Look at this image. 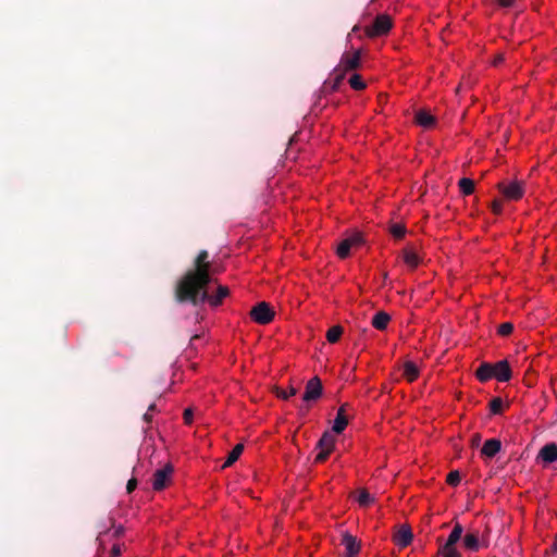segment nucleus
<instances>
[{
    "instance_id": "aec40b11",
    "label": "nucleus",
    "mask_w": 557,
    "mask_h": 557,
    "mask_svg": "<svg viewBox=\"0 0 557 557\" xmlns=\"http://www.w3.org/2000/svg\"><path fill=\"white\" fill-rule=\"evenodd\" d=\"M494 372L492 368V363L483 362L480 364V367L475 371V375L479 381L486 382L494 377Z\"/></svg>"
},
{
    "instance_id": "49530a36",
    "label": "nucleus",
    "mask_w": 557,
    "mask_h": 557,
    "mask_svg": "<svg viewBox=\"0 0 557 557\" xmlns=\"http://www.w3.org/2000/svg\"><path fill=\"white\" fill-rule=\"evenodd\" d=\"M156 408H157V407H156V404H151V405H149V407H148V411H150V412H152V413H153V412L156 411Z\"/></svg>"
},
{
    "instance_id": "9d476101",
    "label": "nucleus",
    "mask_w": 557,
    "mask_h": 557,
    "mask_svg": "<svg viewBox=\"0 0 557 557\" xmlns=\"http://www.w3.org/2000/svg\"><path fill=\"white\" fill-rule=\"evenodd\" d=\"M413 539L411 528L408 524L399 527L398 531L394 534L393 541L399 548L407 547Z\"/></svg>"
},
{
    "instance_id": "2f4dec72",
    "label": "nucleus",
    "mask_w": 557,
    "mask_h": 557,
    "mask_svg": "<svg viewBox=\"0 0 557 557\" xmlns=\"http://www.w3.org/2000/svg\"><path fill=\"white\" fill-rule=\"evenodd\" d=\"M461 481V475L458 470L450 471L447 474L446 482L451 486H457Z\"/></svg>"
},
{
    "instance_id": "6e6552de",
    "label": "nucleus",
    "mask_w": 557,
    "mask_h": 557,
    "mask_svg": "<svg viewBox=\"0 0 557 557\" xmlns=\"http://www.w3.org/2000/svg\"><path fill=\"white\" fill-rule=\"evenodd\" d=\"M174 468L171 463L165 465L163 468L158 469L152 476V487L154 491H162L171 481V475Z\"/></svg>"
},
{
    "instance_id": "412c9836",
    "label": "nucleus",
    "mask_w": 557,
    "mask_h": 557,
    "mask_svg": "<svg viewBox=\"0 0 557 557\" xmlns=\"http://www.w3.org/2000/svg\"><path fill=\"white\" fill-rule=\"evenodd\" d=\"M404 376L408 382H413L419 376V369L412 361H406L404 364Z\"/></svg>"
},
{
    "instance_id": "bb28decb",
    "label": "nucleus",
    "mask_w": 557,
    "mask_h": 557,
    "mask_svg": "<svg viewBox=\"0 0 557 557\" xmlns=\"http://www.w3.org/2000/svg\"><path fill=\"white\" fill-rule=\"evenodd\" d=\"M357 502L360 506L368 507L374 502V497L367 490H360Z\"/></svg>"
},
{
    "instance_id": "f03ea898",
    "label": "nucleus",
    "mask_w": 557,
    "mask_h": 557,
    "mask_svg": "<svg viewBox=\"0 0 557 557\" xmlns=\"http://www.w3.org/2000/svg\"><path fill=\"white\" fill-rule=\"evenodd\" d=\"M462 533V525L459 522H456L446 542L440 546L438 554L442 557H461L456 544L461 540Z\"/></svg>"
},
{
    "instance_id": "c9c22d12",
    "label": "nucleus",
    "mask_w": 557,
    "mask_h": 557,
    "mask_svg": "<svg viewBox=\"0 0 557 557\" xmlns=\"http://www.w3.org/2000/svg\"><path fill=\"white\" fill-rule=\"evenodd\" d=\"M193 417H194V412L190 408H187L184 410L183 418H184V421L186 424H190L193 422Z\"/></svg>"
},
{
    "instance_id": "a878e982",
    "label": "nucleus",
    "mask_w": 557,
    "mask_h": 557,
    "mask_svg": "<svg viewBox=\"0 0 557 557\" xmlns=\"http://www.w3.org/2000/svg\"><path fill=\"white\" fill-rule=\"evenodd\" d=\"M332 76H333V83H332L331 89L337 90V88L339 87V85L342 84V82L344 81V78L346 76V72H344L343 70L341 71L339 67L336 66L332 73Z\"/></svg>"
},
{
    "instance_id": "473e14b6",
    "label": "nucleus",
    "mask_w": 557,
    "mask_h": 557,
    "mask_svg": "<svg viewBox=\"0 0 557 557\" xmlns=\"http://www.w3.org/2000/svg\"><path fill=\"white\" fill-rule=\"evenodd\" d=\"M512 331H513V324L511 322L502 323L497 329V333L500 336H508L512 333Z\"/></svg>"
},
{
    "instance_id": "7ed1b4c3",
    "label": "nucleus",
    "mask_w": 557,
    "mask_h": 557,
    "mask_svg": "<svg viewBox=\"0 0 557 557\" xmlns=\"http://www.w3.org/2000/svg\"><path fill=\"white\" fill-rule=\"evenodd\" d=\"M499 193L506 200L517 201L524 195V183L522 181H508L497 184Z\"/></svg>"
},
{
    "instance_id": "2eb2a0df",
    "label": "nucleus",
    "mask_w": 557,
    "mask_h": 557,
    "mask_svg": "<svg viewBox=\"0 0 557 557\" xmlns=\"http://www.w3.org/2000/svg\"><path fill=\"white\" fill-rule=\"evenodd\" d=\"M539 456L547 463L557 461V444L549 443L544 445L541 448Z\"/></svg>"
},
{
    "instance_id": "b1692460",
    "label": "nucleus",
    "mask_w": 557,
    "mask_h": 557,
    "mask_svg": "<svg viewBox=\"0 0 557 557\" xmlns=\"http://www.w3.org/2000/svg\"><path fill=\"white\" fill-rule=\"evenodd\" d=\"M109 525L107 523L99 524L97 528L99 530V534L97 536V542L99 543V548H104V542H103V535H106L109 532L110 527L114 525V519L109 517L108 518Z\"/></svg>"
},
{
    "instance_id": "dca6fc26",
    "label": "nucleus",
    "mask_w": 557,
    "mask_h": 557,
    "mask_svg": "<svg viewBox=\"0 0 557 557\" xmlns=\"http://www.w3.org/2000/svg\"><path fill=\"white\" fill-rule=\"evenodd\" d=\"M404 262L410 270H414L420 264V258L412 248L406 247L401 250Z\"/></svg>"
},
{
    "instance_id": "423d86ee",
    "label": "nucleus",
    "mask_w": 557,
    "mask_h": 557,
    "mask_svg": "<svg viewBox=\"0 0 557 557\" xmlns=\"http://www.w3.org/2000/svg\"><path fill=\"white\" fill-rule=\"evenodd\" d=\"M323 394V385L321 380L318 376L311 377L305 387V393L302 395V400L307 404L305 410L309 409V404L317 401L321 398Z\"/></svg>"
},
{
    "instance_id": "a211bd4d",
    "label": "nucleus",
    "mask_w": 557,
    "mask_h": 557,
    "mask_svg": "<svg viewBox=\"0 0 557 557\" xmlns=\"http://www.w3.org/2000/svg\"><path fill=\"white\" fill-rule=\"evenodd\" d=\"M391 315L387 312L379 311L373 315L371 324L374 329L383 331L387 327Z\"/></svg>"
},
{
    "instance_id": "72a5a7b5",
    "label": "nucleus",
    "mask_w": 557,
    "mask_h": 557,
    "mask_svg": "<svg viewBox=\"0 0 557 557\" xmlns=\"http://www.w3.org/2000/svg\"><path fill=\"white\" fill-rule=\"evenodd\" d=\"M298 389L295 388L294 386H290L289 389L286 392L284 389H280L277 388L276 389V396L278 398H282L284 400L288 399L289 397L292 396H295L297 394Z\"/></svg>"
},
{
    "instance_id": "f257e3e1",
    "label": "nucleus",
    "mask_w": 557,
    "mask_h": 557,
    "mask_svg": "<svg viewBox=\"0 0 557 557\" xmlns=\"http://www.w3.org/2000/svg\"><path fill=\"white\" fill-rule=\"evenodd\" d=\"M215 270L209 260V252L200 250L194 259L193 267L188 269L174 287V298L178 304L189 302L197 307L208 302L218 307L230 294L227 286L219 285L214 293L210 292Z\"/></svg>"
},
{
    "instance_id": "ddd939ff",
    "label": "nucleus",
    "mask_w": 557,
    "mask_h": 557,
    "mask_svg": "<svg viewBox=\"0 0 557 557\" xmlns=\"http://www.w3.org/2000/svg\"><path fill=\"white\" fill-rule=\"evenodd\" d=\"M347 407H348V405L344 404L337 410V414H336V418L334 420L333 428H332V431L336 434H341L348 424V418L346 416Z\"/></svg>"
},
{
    "instance_id": "4c0bfd02",
    "label": "nucleus",
    "mask_w": 557,
    "mask_h": 557,
    "mask_svg": "<svg viewBox=\"0 0 557 557\" xmlns=\"http://www.w3.org/2000/svg\"><path fill=\"white\" fill-rule=\"evenodd\" d=\"M136 487H137V479H135V478L129 479L126 484L127 493L128 494L132 493L133 491H135Z\"/></svg>"
},
{
    "instance_id": "ea45409f",
    "label": "nucleus",
    "mask_w": 557,
    "mask_h": 557,
    "mask_svg": "<svg viewBox=\"0 0 557 557\" xmlns=\"http://www.w3.org/2000/svg\"><path fill=\"white\" fill-rule=\"evenodd\" d=\"M120 555H121L120 545H117V544L113 545L111 553H110V557H119Z\"/></svg>"
},
{
    "instance_id": "39448f33",
    "label": "nucleus",
    "mask_w": 557,
    "mask_h": 557,
    "mask_svg": "<svg viewBox=\"0 0 557 557\" xmlns=\"http://www.w3.org/2000/svg\"><path fill=\"white\" fill-rule=\"evenodd\" d=\"M392 25V20L388 15H377L372 25L366 27V35L370 38L384 36L389 32Z\"/></svg>"
},
{
    "instance_id": "20e7f679",
    "label": "nucleus",
    "mask_w": 557,
    "mask_h": 557,
    "mask_svg": "<svg viewBox=\"0 0 557 557\" xmlns=\"http://www.w3.org/2000/svg\"><path fill=\"white\" fill-rule=\"evenodd\" d=\"M335 448V436L330 431H325L321 438L318 441L315 445V449L319 450L314 458L315 463L324 462L331 453Z\"/></svg>"
},
{
    "instance_id": "37998d69",
    "label": "nucleus",
    "mask_w": 557,
    "mask_h": 557,
    "mask_svg": "<svg viewBox=\"0 0 557 557\" xmlns=\"http://www.w3.org/2000/svg\"><path fill=\"white\" fill-rule=\"evenodd\" d=\"M123 533H124L123 528H122V527H119V528H116V529L114 530V532H113V536H114V537H120Z\"/></svg>"
},
{
    "instance_id": "0eeeda50",
    "label": "nucleus",
    "mask_w": 557,
    "mask_h": 557,
    "mask_svg": "<svg viewBox=\"0 0 557 557\" xmlns=\"http://www.w3.org/2000/svg\"><path fill=\"white\" fill-rule=\"evenodd\" d=\"M250 317L255 322L264 325L273 320L274 311L268 302L261 301L252 307L250 310Z\"/></svg>"
},
{
    "instance_id": "7c9ffc66",
    "label": "nucleus",
    "mask_w": 557,
    "mask_h": 557,
    "mask_svg": "<svg viewBox=\"0 0 557 557\" xmlns=\"http://www.w3.org/2000/svg\"><path fill=\"white\" fill-rule=\"evenodd\" d=\"M391 234L396 239H401L405 236V234H406V226L403 225V224H393L391 226Z\"/></svg>"
},
{
    "instance_id": "f8f14e48",
    "label": "nucleus",
    "mask_w": 557,
    "mask_h": 557,
    "mask_svg": "<svg viewBox=\"0 0 557 557\" xmlns=\"http://www.w3.org/2000/svg\"><path fill=\"white\" fill-rule=\"evenodd\" d=\"M494 377L499 382H508L511 379V369L507 360L492 363Z\"/></svg>"
},
{
    "instance_id": "1a4fd4ad",
    "label": "nucleus",
    "mask_w": 557,
    "mask_h": 557,
    "mask_svg": "<svg viewBox=\"0 0 557 557\" xmlns=\"http://www.w3.org/2000/svg\"><path fill=\"white\" fill-rule=\"evenodd\" d=\"M337 66L346 73L359 69L361 66V51L356 50L354 53H344Z\"/></svg>"
},
{
    "instance_id": "4be33fe9",
    "label": "nucleus",
    "mask_w": 557,
    "mask_h": 557,
    "mask_svg": "<svg viewBox=\"0 0 557 557\" xmlns=\"http://www.w3.org/2000/svg\"><path fill=\"white\" fill-rule=\"evenodd\" d=\"M243 450H244L243 444L235 445L234 448L232 449V451L228 454L225 462L223 463L222 469L231 467L235 461H237L238 458L240 457Z\"/></svg>"
},
{
    "instance_id": "c85d7f7f",
    "label": "nucleus",
    "mask_w": 557,
    "mask_h": 557,
    "mask_svg": "<svg viewBox=\"0 0 557 557\" xmlns=\"http://www.w3.org/2000/svg\"><path fill=\"white\" fill-rule=\"evenodd\" d=\"M349 85L355 90H362L366 88V83L359 74H352L349 78Z\"/></svg>"
},
{
    "instance_id": "f704fd0d",
    "label": "nucleus",
    "mask_w": 557,
    "mask_h": 557,
    "mask_svg": "<svg viewBox=\"0 0 557 557\" xmlns=\"http://www.w3.org/2000/svg\"><path fill=\"white\" fill-rule=\"evenodd\" d=\"M347 240L350 243L351 247H357L362 245L363 238L360 233H355L351 236L347 237Z\"/></svg>"
},
{
    "instance_id": "e433bc0d",
    "label": "nucleus",
    "mask_w": 557,
    "mask_h": 557,
    "mask_svg": "<svg viewBox=\"0 0 557 557\" xmlns=\"http://www.w3.org/2000/svg\"><path fill=\"white\" fill-rule=\"evenodd\" d=\"M491 208H492V211H493L495 214H499V213L502 212V201H500V200L495 199V200L492 202Z\"/></svg>"
},
{
    "instance_id": "4468645a",
    "label": "nucleus",
    "mask_w": 557,
    "mask_h": 557,
    "mask_svg": "<svg viewBox=\"0 0 557 557\" xmlns=\"http://www.w3.org/2000/svg\"><path fill=\"white\" fill-rule=\"evenodd\" d=\"M502 442L497 438L486 440L481 448V454L487 458H493L500 451Z\"/></svg>"
},
{
    "instance_id": "9b49d317",
    "label": "nucleus",
    "mask_w": 557,
    "mask_h": 557,
    "mask_svg": "<svg viewBox=\"0 0 557 557\" xmlns=\"http://www.w3.org/2000/svg\"><path fill=\"white\" fill-rule=\"evenodd\" d=\"M342 545H344L346 549L345 557H356L360 550V542L348 532L343 534Z\"/></svg>"
},
{
    "instance_id": "c756f323",
    "label": "nucleus",
    "mask_w": 557,
    "mask_h": 557,
    "mask_svg": "<svg viewBox=\"0 0 557 557\" xmlns=\"http://www.w3.org/2000/svg\"><path fill=\"white\" fill-rule=\"evenodd\" d=\"M488 406L492 414H499L503 411L504 403L500 397H495L490 401Z\"/></svg>"
},
{
    "instance_id": "de8ad7c7",
    "label": "nucleus",
    "mask_w": 557,
    "mask_h": 557,
    "mask_svg": "<svg viewBox=\"0 0 557 557\" xmlns=\"http://www.w3.org/2000/svg\"><path fill=\"white\" fill-rule=\"evenodd\" d=\"M383 278H384V280H386V278H387V273H384Z\"/></svg>"
},
{
    "instance_id": "a19ab883",
    "label": "nucleus",
    "mask_w": 557,
    "mask_h": 557,
    "mask_svg": "<svg viewBox=\"0 0 557 557\" xmlns=\"http://www.w3.org/2000/svg\"><path fill=\"white\" fill-rule=\"evenodd\" d=\"M145 422L150 423L152 421V412L146 411L143 416Z\"/></svg>"
},
{
    "instance_id": "6ab92c4d",
    "label": "nucleus",
    "mask_w": 557,
    "mask_h": 557,
    "mask_svg": "<svg viewBox=\"0 0 557 557\" xmlns=\"http://www.w3.org/2000/svg\"><path fill=\"white\" fill-rule=\"evenodd\" d=\"M414 119L416 122L424 128H431L432 126L435 125V117L424 110H419L416 113Z\"/></svg>"
},
{
    "instance_id": "5701e85b",
    "label": "nucleus",
    "mask_w": 557,
    "mask_h": 557,
    "mask_svg": "<svg viewBox=\"0 0 557 557\" xmlns=\"http://www.w3.org/2000/svg\"><path fill=\"white\" fill-rule=\"evenodd\" d=\"M344 333V329L341 325H333L326 332V339L330 344H335L339 341L341 336Z\"/></svg>"
},
{
    "instance_id": "79ce46f5",
    "label": "nucleus",
    "mask_w": 557,
    "mask_h": 557,
    "mask_svg": "<svg viewBox=\"0 0 557 557\" xmlns=\"http://www.w3.org/2000/svg\"><path fill=\"white\" fill-rule=\"evenodd\" d=\"M504 61V55L503 54H498L495 57L494 61H493V64L494 65H498L500 64L502 62Z\"/></svg>"
},
{
    "instance_id": "c03bdc74",
    "label": "nucleus",
    "mask_w": 557,
    "mask_h": 557,
    "mask_svg": "<svg viewBox=\"0 0 557 557\" xmlns=\"http://www.w3.org/2000/svg\"><path fill=\"white\" fill-rule=\"evenodd\" d=\"M480 438H481L480 434H475V435L473 436L472 444H473V445H478V444H479V442H480Z\"/></svg>"
},
{
    "instance_id": "cd10ccee",
    "label": "nucleus",
    "mask_w": 557,
    "mask_h": 557,
    "mask_svg": "<svg viewBox=\"0 0 557 557\" xmlns=\"http://www.w3.org/2000/svg\"><path fill=\"white\" fill-rule=\"evenodd\" d=\"M350 249H351V245L350 243L347 240V238L343 239L338 247H337V250H336V253L337 256L341 258V259H345L349 256V252H350Z\"/></svg>"
},
{
    "instance_id": "58836bf2",
    "label": "nucleus",
    "mask_w": 557,
    "mask_h": 557,
    "mask_svg": "<svg viewBox=\"0 0 557 557\" xmlns=\"http://www.w3.org/2000/svg\"><path fill=\"white\" fill-rule=\"evenodd\" d=\"M496 2L503 8H510L513 5L515 0H496Z\"/></svg>"
},
{
    "instance_id": "f3484780",
    "label": "nucleus",
    "mask_w": 557,
    "mask_h": 557,
    "mask_svg": "<svg viewBox=\"0 0 557 557\" xmlns=\"http://www.w3.org/2000/svg\"><path fill=\"white\" fill-rule=\"evenodd\" d=\"M462 544L466 549L470 552H478L481 547L479 533L478 532H469L462 539Z\"/></svg>"
},
{
    "instance_id": "393cba45",
    "label": "nucleus",
    "mask_w": 557,
    "mask_h": 557,
    "mask_svg": "<svg viewBox=\"0 0 557 557\" xmlns=\"http://www.w3.org/2000/svg\"><path fill=\"white\" fill-rule=\"evenodd\" d=\"M458 185H459L460 191L465 196H469V195L473 194V191H474V182L471 178L462 177L459 181Z\"/></svg>"
},
{
    "instance_id": "a18cd8bd",
    "label": "nucleus",
    "mask_w": 557,
    "mask_h": 557,
    "mask_svg": "<svg viewBox=\"0 0 557 557\" xmlns=\"http://www.w3.org/2000/svg\"><path fill=\"white\" fill-rule=\"evenodd\" d=\"M552 550H553L554 553H556V552H557V535L555 536V541H554V543H553V545H552Z\"/></svg>"
}]
</instances>
